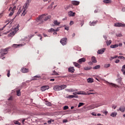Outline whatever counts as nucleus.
Returning <instances> with one entry per match:
<instances>
[{
    "mask_svg": "<svg viewBox=\"0 0 125 125\" xmlns=\"http://www.w3.org/2000/svg\"><path fill=\"white\" fill-rule=\"evenodd\" d=\"M47 15L43 14L41 15L39 18H37L36 20V21L37 22H39V24H42L43 23L44 21H47V20H49L50 18H51V16H46Z\"/></svg>",
    "mask_w": 125,
    "mask_h": 125,
    "instance_id": "obj_1",
    "label": "nucleus"
},
{
    "mask_svg": "<svg viewBox=\"0 0 125 125\" xmlns=\"http://www.w3.org/2000/svg\"><path fill=\"white\" fill-rule=\"evenodd\" d=\"M66 87H67V85H57L53 86V89L54 90H55V91H59L60 90H62V89H64V88H66Z\"/></svg>",
    "mask_w": 125,
    "mask_h": 125,
    "instance_id": "obj_2",
    "label": "nucleus"
},
{
    "mask_svg": "<svg viewBox=\"0 0 125 125\" xmlns=\"http://www.w3.org/2000/svg\"><path fill=\"white\" fill-rule=\"evenodd\" d=\"M30 2H31V1H27L23 5L21 11H22V15H23V16L27 13V9H28V7H29V3H30Z\"/></svg>",
    "mask_w": 125,
    "mask_h": 125,
    "instance_id": "obj_3",
    "label": "nucleus"
},
{
    "mask_svg": "<svg viewBox=\"0 0 125 125\" xmlns=\"http://www.w3.org/2000/svg\"><path fill=\"white\" fill-rule=\"evenodd\" d=\"M19 30V26L18 25L16 28H14L13 31H11L8 35V37L10 38L15 36V34Z\"/></svg>",
    "mask_w": 125,
    "mask_h": 125,
    "instance_id": "obj_4",
    "label": "nucleus"
},
{
    "mask_svg": "<svg viewBox=\"0 0 125 125\" xmlns=\"http://www.w3.org/2000/svg\"><path fill=\"white\" fill-rule=\"evenodd\" d=\"M68 40L66 38H63L60 40V43L62 44V45H66L67 44V42Z\"/></svg>",
    "mask_w": 125,
    "mask_h": 125,
    "instance_id": "obj_5",
    "label": "nucleus"
},
{
    "mask_svg": "<svg viewBox=\"0 0 125 125\" xmlns=\"http://www.w3.org/2000/svg\"><path fill=\"white\" fill-rule=\"evenodd\" d=\"M10 48H10V47H8L3 49L2 51H3L4 53L1 54V56H4L5 54H7V53H8V49H10Z\"/></svg>",
    "mask_w": 125,
    "mask_h": 125,
    "instance_id": "obj_6",
    "label": "nucleus"
},
{
    "mask_svg": "<svg viewBox=\"0 0 125 125\" xmlns=\"http://www.w3.org/2000/svg\"><path fill=\"white\" fill-rule=\"evenodd\" d=\"M74 95H77V94L80 95L82 94V95H86V93L85 91H78L73 93Z\"/></svg>",
    "mask_w": 125,
    "mask_h": 125,
    "instance_id": "obj_7",
    "label": "nucleus"
},
{
    "mask_svg": "<svg viewBox=\"0 0 125 125\" xmlns=\"http://www.w3.org/2000/svg\"><path fill=\"white\" fill-rule=\"evenodd\" d=\"M114 27H125V24L120 23V22H116L114 25Z\"/></svg>",
    "mask_w": 125,
    "mask_h": 125,
    "instance_id": "obj_8",
    "label": "nucleus"
},
{
    "mask_svg": "<svg viewBox=\"0 0 125 125\" xmlns=\"http://www.w3.org/2000/svg\"><path fill=\"white\" fill-rule=\"evenodd\" d=\"M49 89V86L48 85H44L42 87H41V89L42 91H45L46 89Z\"/></svg>",
    "mask_w": 125,
    "mask_h": 125,
    "instance_id": "obj_9",
    "label": "nucleus"
},
{
    "mask_svg": "<svg viewBox=\"0 0 125 125\" xmlns=\"http://www.w3.org/2000/svg\"><path fill=\"white\" fill-rule=\"evenodd\" d=\"M21 72H22V73H28L29 69L26 68L24 67H22V68H21Z\"/></svg>",
    "mask_w": 125,
    "mask_h": 125,
    "instance_id": "obj_10",
    "label": "nucleus"
},
{
    "mask_svg": "<svg viewBox=\"0 0 125 125\" xmlns=\"http://www.w3.org/2000/svg\"><path fill=\"white\" fill-rule=\"evenodd\" d=\"M86 61V60H85V58H83L80 59L78 61V63H79V64H82V63H83V62H85Z\"/></svg>",
    "mask_w": 125,
    "mask_h": 125,
    "instance_id": "obj_11",
    "label": "nucleus"
},
{
    "mask_svg": "<svg viewBox=\"0 0 125 125\" xmlns=\"http://www.w3.org/2000/svg\"><path fill=\"white\" fill-rule=\"evenodd\" d=\"M68 16H69V17H71V16L74 17V16H75V14H76V13L73 12V11H70L68 13Z\"/></svg>",
    "mask_w": 125,
    "mask_h": 125,
    "instance_id": "obj_12",
    "label": "nucleus"
},
{
    "mask_svg": "<svg viewBox=\"0 0 125 125\" xmlns=\"http://www.w3.org/2000/svg\"><path fill=\"white\" fill-rule=\"evenodd\" d=\"M66 91H68V92H74V91H78V89H66Z\"/></svg>",
    "mask_w": 125,
    "mask_h": 125,
    "instance_id": "obj_13",
    "label": "nucleus"
},
{
    "mask_svg": "<svg viewBox=\"0 0 125 125\" xmlns=\"http://www.w3.org/2000/svg\"><path fill=\"white\" fill-rule=\"evenodd\" d=\"M98 22V21H90L89 22V25L90 26H95V25H96V24H97V22Z\"/></svg>",
    "mask_w": 125,
    "mask_h": 125,
    "instance_id": "obj_14",
    "label": "nucleus"
},
{
    "mask_svg": "<svg viewBox=\"0 0 125 125\" xmlns=\"http://www.w3.org/2000/svg\"><path fill=\"white\" fill-rule=\"evenodd\" d=\"M68 72L70 73H74L75 72V68L74 67H70L68 68Z\"/></svg>",
    "mask_w": 125,
    "mask_h": 125,
    "instance_id": "obj_15",
    "label": "nucleus"
},
{
    "mask_svg": "<svg viewBox=\"0 0 125 125\" xmlns=\"http://www.w3.org/2000/svg\"><path fill=\"white\" fill-rule=\"evenodd\" d=\"M105 50H106V48H103L101 50H99L98 53H99V54H103V53H104Z\"/></svg>",
    "mask_w": 125,
    "mask_h": 125,
    "instance_id": "obj_16",
    "label": "nucleus"
},
{
    "mask_svg": "<svg viewBox=\"0 0 125 125\" xmlns=\"http://www.w3.org/2000/svg\"><path fill=\"white\" fill-rule=\"evenodd\" d=\"M72 4L73 5H79L80 4V2L76 0L72 1Z\"/></svg>",
    "mask_w": 125,
    "mask_h": 125,
    "instance_id": "obj_17",
    "label": "nucleus"
},
{
    "mask_svg": "<svg viewBox=\"0 0 125 125\" xmlns=\"http://www.w3.org/2000/svg\"><path fill=\"white\" fill-rule=\"evenodd\" d=\"M109 85L111 87L112 86L113 87H115L117 88L118 87V85H117L116 84L113 83H108Z\"/></svg>",
    "mask_w": 125,
    "mask_h": 125,
    "instance_id": "obj_18",
    "label": "nucleus"
},
{
    "mask_svg": "<svg viewBox=\"0 0 125 125\" xmlns=\"http://www.w3.org/2000/svg\"><path fill=\"white\" fill-rule=\"evenodd\" d=\"M39 79H41L40 76H35L33 77V81H38V80H39Z\"/></svg>",
    "mask_w": 125,
    "mask_h": 125,
    "instance_id": "obj_19",
    "label": "nucleus"
},
{
    "mask_svg": "<svg viewBox=\"0 0 125 125\" xmlns=\"http://www.w3.org/2000/svg\"><path fill=\"white\" fill-rule=\"evenodd\" d=\"M119 47V44H115L114 45H111L110 46L111 48H117V47Z\"/></svg>",
    "mask_w": 125,
    "mask_h": 125,
    "instance_id": "obj_20",
    "label": "nucleus"
},
{
    "mask_svg": "<svg viewBox=\"0 0 125 125\" xmlns=\"http://www.w3.org/2000/svg\"><path fill=\"white\" fill-rule=\"evenodd\" d=\"M91 61L92 63H95L97 62V61H96V59L95 58V57H92Z\"/></svg>",
    "mask_w": 125,
    "mask_h": 125,
    "instance_id": "obj_21",
    "label": "nucleus"
},
{
    "mask_svg": "<svg viewBox=\"0 0 125 125\" xmlns=\"http://www.w3.org/2000/svg\"><path fill=\"white\" fill-rule=\"evenodd\" d=\"M103 2L104 3H105V4H109L112 3V1L111 0H104Z\"/></svg>",
    "mask_w": 125,
    "mask_h": 125,
    "instance_id": "obj_22",
    "label": "nucleus"
},
{
    "mask_svg": "<svg viewBox=\"0 0 125 125\" xmlns=\"http://www.w3.org/2000/svg\"><path fill=\"white\" fill-rule=\"evenodd\" d=\"M119 110L121 111V112H122V113H124V112H125V107H120L119 108Z\"/></svg>",
    "mask_w": 125,
    "mask_h": 125,
    "instance_id": "obj_23",
    "label": "nucleus"
},
{
    "mask_svg": "<svg viewBox=\"0 0 125 125\" xmlns=\"http://www.w3.org/2000/svg\"><path fill=\"white\" fill-rule=\"evenodd\" d=\"M74 65L75 66V67H77V68H81V65L80 64L78 63V62H74Z\"/></svg>",
    "mask_w": 125,
    "mask_h": 125,
    "instance_id": "obj_24",
    "label": "nucleus"
},
{
    "mask_svg": "<svg viewBox=\"0 0 125 125\" xmlns=\"http://www.w3.org/2000/svg\"><path fill=\"white\" fill-rule=\"evenodd\" d=\"M54 24L56 26H58L59 25H60V22H58V21L55 20L54 21Z\"/></svg>",
    "mask_w": 125,
    "mask_h": 125,
    "instance_id": "obj_25",
    "label": "nucleus"
},
{
    "mask_svg": "<svg viewBox=\"0 0 125 125\" xmlns=\"http://www.w3.org/2000/svg\"><path fill=\"white\" fill-rule=\"evenodd\" d=\"M105 42H106L107 45L108 46V45H110V44H111L112 43V41H111V40H109V41L107 40Z\"/></svg>",
    "mask_w": 125,
    "mask_h": 125,
    "instance_id": "obj_26",
    "label": "nucleus"
},
{
    "mask_svg": "<svg viewBox=\"0 0 125 125\" xmlns=\"http://www.w3.org/2000/svg\"><path fill=\"white\" fill-rule=\"evenodd\" d=\"M88 83H93V79H91V78H89L87 80Z\"/></svg>",
    "mask_w": 125,
    "mask_h": 125,
    "instance_id": "obj_27",
    "label": "nucleus"
},
{
    "mask_svg": "<svg viewBox=\"0 0 125 125\" xmlns=\"http://www.w3.org/2000/svg\"><path fill=\"white\" fill-rule=\"evenodd\" d=\"M15 9H16V6H14L13 8H12V7H11L9 9V11L12 10L14 12V11L15 10Z\"/></svg>",
    "mask_w": 125,
    "mask_h": 125,
    "instance_id": "obj_28",
    "label": "nucleus"
},
{
    "mask_svg": "<svg viewBox=\"0 0 125 125\" xmlns=\"http://www.w3.org/2000/svg\"><path fill=\"white\" fill-rule=\"evenodd\" d=\"M45 104L47 105V106H52L51 103L46 101Z\"/></svg>",
    "mask_w": 125,
    "mask_h": 125,
    "instance_id": "obj_29",
    "label": "nucleus"
},
{
    "mask_svg": "<svg viewBox=\"0 0 125 125\" xmlns=\"http://www.w3.org/2000/svg\"><path fill=\"white\" fill-rule=\"evenodd\" d=\"M52 75H55V76H59V74L57 73L56 71H55V70H54L53 71V73L52 74Z\"/></svg>",
    "mask_w": 125,
    "mask_h": 125,
    "instance_id": "obj_30",
    "label": "nucleus"
},
{
    "mask_svg": "<svg viewBox=\"0 0 125 125\" xmlns=\"http://www.w3.org/2000/svg\"><path fill=\"white\" fill-rule=\"evenodd\" d=\"M17 96H20V95H21V92L20 91V90L17 91Z\"/></svg>",
    "mask_w": 125,
    "mask_h": 125,
    "instance_id": "obj_31",
    "label": "nucleus"
},
{
    "mask_svg": "<svg viewBox=\"0 0 125 125\" xmlns=\"http://www.w3.org/2000/svg\"><path fill=\"white\" fill-rule=\"evenodd\" d=\"M99 68H100V65H96V66H95V67H94L93 68V69L94 70H97V69H99Z\"/></svg>",
    "mask_w": 125,
    "mask_h": 125,
    "instance_id": "obj_32",
    "label": "nucleus"
},
{
    "mask_svg": "<svg viewBox=\"0 0 125 125\" xmlns=\"http://www.w3.org/2000/svg\"><path fill=\"white\" fill-rule=\"evenodd\" d=\"M48 32L49 33H52V32H55V30H54L53 28H51L48 30Z\"/></svg>",
    "mask_w": 125,
    "mask_h": 125,
    "instance_id": "obj_33",
    "label": "nucleus"
},
{
    "mask_svg": "<svg viewBox=\"0 0 125 125\" xmlns=\"http://www.w3.org/2000/svg\"><path fill=\"white\" fill-rule=\"evenodd\" d=\"M111 117H116L117 116V112H113L111 115Z\"/></svg>",
    "mask_w": 125,
    "mask_h": 125,
    "instance_id": "obj_34",
    "label": "nucleus"
},
{
    "mask_svg": "<svg viewBox=\"0 0 125 125\" xmlns=\"http://www.w3.org/2000/svg\"><path fill=\"white\" fill-rule=\"evenodd\" d=\"M84 70H85V71H87L88 70H90V69H91V68H90V67H85L83 68Z\"/></svg>",
    "mask_w": 125,
    "mask_h": 125,
    "instance_id": "obj_35",
    "label": "nucleus"
},
{
    "mask_svg": "<svg viewBox=\"0 0 125 125\" xmlns=\"http://www.w3.org/2000/svg\"><path fill=\"white\" fill-rule=\"evenodd\" d=\"M84 105V104L83 103H80L78 105V108H80V107H82V106H83Z\"/></svg>",
    "mask_w": 125,
    "mask_h": 125,
    "instance_id": "obj_36",
    "label": "nucleus"
},
{
    "mask_svg": "<svg viewBox=\"0 0 125 125\" xmlns=\"http://www.w3.org/2000/svg\"><path fill=\"white\" fill-rule=\"evenodd\" d=\"M15 125H21V123H20L18 121H14Z\"/></svg>",
    "mask_w": 125,
    "mask_h": 125,
    "instance_id": "obj_37",
    "label": "nucleus"
},
{
    "mask_svg": "<svg viewBox=\"0 0 125 125\" xmlns=\"http://www.w3.org/2000/svg\"><path fill=\"white\" fill-rule=\"evenodd\" d=\"M75 97V95H69L68 96L67 98H69L70 99H72V98H74Z\"/></svg>",
    "mask_w": 125,
    "mask_h": 125,
    "instance_id": "obj_38",
    "label": "nucleus"
},
{
    "mask_svg": "<svg viewBox=\"0 0 125 125\" xmlns=\"http://www.w3.org/2000/svg\"><path fill=\"white\" fill-rule=\"evenodd\" d=\"M14 14V11H12V10H11V12L10 13V14H9V16H12L13 14Z\"/></svg>",
    "mask_w": 125,
    "mask_h": 125,
    "instance_id": "obj_39",
    "label": "nucleus"
},
{
    "mask_svg": "<svg viewBox=\"0 0 125 125\" xmlns=\"http://www.w3.org/2000/svg\"><path fill=\"white\" fill-rule=\"evenodd\" d=\"M111 66V64H104V68H109Z\"/></svg>",
    "mask_w": 125,
    "mask_h": 125,
    "instance_id": "obj_40",
    "label": "nucleus"
},
{
    "mask_svg": "<svg viewBox=\"0 0 125 125\" xmlns=\"http://www.w3.org/2000/svg\"><path fill=\"white\" fill-rule=\"evenodd\" d=\"M118 58L119 59H123V60H125V58L124 56H119Z\"/></svg>",
    "mask_w": 125,
    "mask_h": 125,
    "instance_id": "obj_41",
    "label": "nucleus"
},
{
    "mask_svg": "<svg viewBox=\"0 0 125 125\" xmlns=\"http://www.w3.org/2000/svg\"><path fill=\"white\" fill-rule=\"evenodd\" d=\"M118 56H114V57H111L110 60H113V59H115L116 58H117Z\"/></svg>",
    "mask_w": 125,
    "mask_h": 125,
    "instance_id": "obj_42",
    "label": "nucleus"
},
{
    "mask_svg": "<svg viewBox=\"0 0 125 125\" xmlns=\"http://www.w3.org/2000/svg\"><path fill=\"white\" fill-rule=\"evenodd\" d=\"M20 45H20V44H14L13 45V47H18V46H20Z\"/></svg>",
    "mask_w": 125,
    "mask_h": 125,
    "instance_id": "obj_43",
    "label": "nucleus"
},
{
    "mask_svg": "<svg viewBox=\"0 0 125 125\" xmlns=\"http://www.w3.org/2000/svg\"><path fill=\"white\" fill-rule=\"evenodd\" d=\"M67 109H69V106L68 105H65L63 107V110H67Z\"/></svg>",
    "mask_w": 125,
    "mask_h": 125,
    "instance_id": "obj_44",
    "label": "nucleus"
},
{
    "mask_svg": "<svg viewBox=\"0 0 125 125\" xmlns=\"http://www.w3.org/2000/svg\"><path fill=\"white\" fill-rule=\"evenodd\" d=\"M7 75L8 78H9V77L10 76V71H9V70L8 71Z\"/></svg>",
    "mask_w": 125,
    "mask_h": 125,
    "instance_id": "obj_45",
    "label": "nucleus"
},
{
    "mask_svg": "<svg viewBox=\"0 0 125 125\" xmlns=\"http://www.w3.org/2000/svg\"><path fill=\"white\" fill-rule=\"evenodd\" d=\"M64 29H65V30H66L67 31L69 30V27L68 26H66V25H64Z\"/></svg>",
    "mask_w": 125,
    "mask_h": 125,
    "instance_id": "obj_46",
    "label": "nucleus"
},
{
    "mask_svg": "<svg viewBox=\"0 0 125 125\" xmlns=\"http://www.w3.org/2000/svg\"><path fill=\"white\" fill-rule=\"evenodd\" d=\"M125 64L124 65L122 66L121 71H124V70H125Z\"/></svg>",
    "mask_w": 125,
    "mask_h": 125,
    "instance_id": "obj_47",
    "label": "nucleus"
},
{
    "mask_svg": "<svg viewBox=\"0 0 125 125\" xmlns=\"http://www.w3.org/2000/svg\"><path fill=\"white\" fill-rule=\"evenodd\" d=\"M69 24H70V26H72V25H73V24H74V22L73 21H70Z\"/></svg>",
    "mask_w": 125,
    "mask_h": 125,
    "instance_id": "obj_48",
    "label": "nucleus"
},
{
    "mask_svg": "<svg viewBox=\"0 0 125 125\" xmlns=\"http://www.w3.org/2000/svg\"><path fill=\"white\" fill-rule=\"evenodd\" d=\"M63 123H68V120L64 119L62 121Z\"/></svg>",
    "mask_w": 125,
    "mask_h": 125,
    "instance_id": "obj_49",
    "label": "nucleus"
},
{
    "mask_svg": "<svg viewBox=\"0 0 125 125\" xmlns=\"http://www.w3.org/2000/svg\"><path fill=\"white\" fill-rule=\"evenodd\" d=\"M91 115H92V116H97L96 113H95V112H93V113H91Z\"/></svg>",
    "mask_w": 125,
    "mask_h": 125,
    "instance_id": "obj_50",
    "label": "nucleus"
},
{
    "mask_svg": "<svg viewBox=\"0 0 125 125\" xmlns=\"http://www.w3.org/2000/svg\"><path fill=\"white\" fill-rule=\"evenodd\" d=\"M115 63H120V60H116L115 62Z\"/></svg>",
    "mask_w": 125,
    "mask_h": 125,
    "instance_id": "obj_51",
    "label": "nucleus"
},
{
    "mask_svg": "<svg viewBox=\"0 0 125 125\" xmlns=\"http://www.w3.org/2000/svg\"><path fill=\"white\" fill-rule=\"evenodd\" d=\"M51 122H52V120H48V124H51Z\"/></svg>",
    "mask_w": 125,
    "mask_h": 125,
    "instance_id": "obj_52",
    "label": "nucleus"
},
{
    "mask_svg": "<svg viewBox=\"0 0 125 125\" xmlns=\"http://www.w3.org/2000/svg\"><path fill=\"white\" fill-rule=\"evenodd\" d=\"M8 100H9V101L12 100V96H11V97L8 99Z\"/></svg>",
    "mask_w": 125,
    "mask_h": 125,
    "instance_id": "obj_53",
    "label": "nucleus"
},
{
    "mask_svg": "<svg viewBox=\"0 0 125 125\" xmlns=\"http://www.w3.org/2000/svg\"><path fill=\"white\" fill-rule=\"evenodd\" d=\"M50 82H54L55 81V79H52L50 80Z\"/></svg>",
    "mask_w": 125,
    "mask_h": 125,
    "instance_id": "obj_54",
    "label": "nucleus"
},
{
    "mask_svg": "<svg viewBox=\"0 0 125 125\" xmlns=\"http://www.w3.org/2000/svg\"><path fill=\"white\" fill-rule=\"evenodd\" d=\"M88 64H89V65H91L93 64L92 62H88Z\"/></svg>",
    "mask_w": 125,
    "mask_h": 125,
    "instance_id": "obj_55",
    "label": "nucleus"
},
{
    "mask_svg": "<svg viewBox=\"0 0 125 125\" xmlns=\"http://www.w3.org/2000/svg\"><path fill=\"white\" fill-rule=\"evenodd\" d=\"M123 46V43H120L119 44V45H118V46Z\"/></svg>",
    "mask_w": 125,
    "mask_h": 125,
    "instance_id": "obj_56",
    "label": "nucleus"
},
{
    "mask_svg": "<svg viewBox=\"0 0 125 125\" xmlns=\"http://www.w3.org/2000/svg\"><path fill=\"white\" fill-rule=\"evenodd\" d=\"M79 98V96L78 95H74V98Z\"/></svg>",
    "mask_w": 125,
    "mask_h": 125,
    "instance_id": "obj_57",
    "label": "nucleus"
},
{
    "mask_svg": "<svg viewBox=\"0 0 125 125\" xmlns=\"http://www.w3.org/2000/svg\"><path fill=\"white\" fill-rule=\"evenodd\" d=\"M104 40H107V36H104Z\"/></svg>",
    "mask_w": 125,
    "mask_h": 125,
    "instance_id": "obj_58",
    "label": "nucleus"
},
{
    "mask_svg": "<svg viewBox=\"0 0 125 125\" xmlns=\"http://www.w3.org/2000/svg\"><path fill=\"white\" fill-rule=\"evenodd\" d=\"M104 114H105V115H107V114H108V111L104 112Z\"/></svg>",
    "mask_w": 125,
    "mask_h": 125,
    "instance_id": "obj_59",
    "label": "nucleus"
},
{
    "mask_svg": "<svg viewBox=\"0 0 125 125\" xmlns=\"http://www.w3.org/2000/svg\"><path fill=\"white\" fill-rule=\"evenodd\" d=\"M112 108L115 110V109H116V108H117V106L113 105V106H112Z\"/></svg>",
    "mask_w": 125,
    "mask_h": 125,
    "instance_id": "obj_60",
    "label": "nucleus"
},
{
    "mask_svg": "<svg viewBox=\"0 0 125 125\" xmlns=\"http://www.w3.org/2000/svg\"><path fill=\"white\" fill-rule=\"evenodd\" d=\"M10 33V31H8L7 32H5V33H4V35H6V34H8V33Z\"/></svg>",
    "mask_w": 125,
    "mask_h": 125,
    "instance_id": "obj_61",
    "label": "nucleus"
},
{
    "mask_svg": "<svg viewBox=\"0 0 125 125\" xmlns=\"http://www.w3.org/2000/svg\"><path fill=\"white\" fill-rule=\"evenodd\" d=\"M53 35H57V33H56V31H54Z\"/></svg>",
    "mask_w": 125,
    "mask_h": 125,
    "instance_id": "obj_62",
    "label": "nucleus"
},
{
    "mask_svg": "<svg viewBox=\"0 0 125 125\" xmlns=\"http://www.w3.org/2000/svg\"><path fill=\"white\" fill-rule=\"evenodd\" d=\"M97 116H101V114H100V113H98L97 115Z\"/></svg>",
    "mask_w": 125,
    "mask_h": 125,
    "instance_id": "obj_63",
    "label": "nucleus"
},
{
    "mask_svg": "<svg viewBox=\"0 0 125 125\" xmlns=\"http://www.w3.org/2000/svg\"><path fill=\"white\" fill-rule=\"evenodd\" d=\"M75 36H76V34L73 33V34H72V37H75Z\"/></svg>",
    "mask_w": 125,
    "mask_h": 125,
    "instance_id": "obj_64",
    "label": "nucleus"
}]
</instances>
